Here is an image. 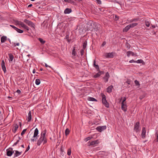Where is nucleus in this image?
<instances>
[{
  "instance_id": "2",
  "label": "nucleus",
  "mask_w": 158,
  "mask_h": 158,
  "mask_svg": "<svg viewBox=\"0 0 158 158\" xmlns=\"http://www.w3.org/2000/svg\"><path fill=\"white\" fill-rule=\"evenodd\" d=\"M94 22L92 20H89L86 21V24L87 25L86 27L87 30H91V31H93V26Z\"/></svg>"
},
{
  "instance_id": "8",
  "label": "nucleus",
  "mask_w": 158,
  "mask_h": 158,
  "mask_svg": "<svg viewBox=\"0 0 158 158\" xmlns=\"http://www.w3.org/2000/svg\"><path fill=\"white\" fill-rule=\"evenodd\" d=\"M19 127L18 124L15 123L13 125V128L12 129V132L14 133H15Z\"/></svg>"
},
{
  "instance_id": "21",
  "label": "nucleus",
  "mask_w": 158,
  "mask_h": 158,
  "mask_svg": "<svg viewBox=\"0 0 158 158\" xmlns=\"http://www.w3.org/2000/svg\"><path fill=\"white\" fill-rule=\"evenodd\" d=\"M72 10L71 9L67 8L65 10L64 13L65 14H69L72 12Z\"/></svg>"
},
{
  "instance_id": "41",
  "label": "nucleus",
  "mask_w": 158,
  "mask_h": 158,
  "mask_svg": "<svg viewBox=\"0 0 158 158\" xmlns=\"http://www.w3.org/2000/svg\"><path fill=\"white\" fill-rule=\"evenodd\" d=\"M100 76V74L98 72L97 73H96L95 75L93 77L94 78H96Z\"/></svg>"
},
{
  "instance_id": "30",
  "label": "nucleus",
  "mask_w": 158,
  "mask_h": 158,
  "mask_svg": "<svg viewBox=\"0 0 158 158\" xmlns=\"http://www.w3.org/2000/svg\"><path fill=\"white\" fill-rule=\"evenodd\" d=\"M138 24L137 23H133L129 24V26L131 28L135 26H137Z\"/></svg>"
},
{
  "instance_id": "17",
  "label": "nucleus",
  "mask_w": 158,
  "mask_h": 158,
  "mask_svg": "<svg viewBox=\"0 0 158 158\" xmlns=\"http://www.w3.org/2000/svg\"><path fill=\"white\" fill-rule=\"evenodd\" d=\"M101 96L102 97V102H105L107 101L106 98V96L103 93H101Z\"/></svg>"
},
{
  "instance_id": "1",
  "label": "nucleus",
  "mask_w": 158,
  "mask_h": 158,
  "mask_svg": "<svg viewBox=\"0 0 158 158\" xmlns=\"http://www.w3.org/2000/svg\"><path fill=\"white\" fill-rule=\"evenodd\" d=\"M46 133V130H45L43 132H42L40 138L37 140V144L38 146L40 145L43 142V144H44L47 143V139L45 137Z\"/></svg>"
},
{
  "instance_id": "38",
  "label": "nucleus",
  "mask_w": 158,
  "mask_h": 158,
  "mask_svg": "<svg viewBox=\"0 0 158 158\" xmlns=\"http://www.w3.org/2000/svg\"><path fill=\"white\" fill-rule=\"evenodd\" d=\"M40 83V81L39 79H37L35 80V84L36 85H38Z\"/></svg>"
},
{
  "instance_id": "63",
  "label": "nucleus",
  "mask_w": 158,
  "mask_h": 158,
  "mask_svg": "<svg viewBox=\"0 0 158 158\" xmlns=\"http://www.w3.org/2000/svg\"><path fill=\"white\" fill-rule=\"evenodd\" d=\"M19 43H16V45H14V47H15L16 46H19Z\"/></svg>"
},
{
  "instance_id": "33",
  "label": "nucleus",
  "mask_w": 158,
  "mask_h": 158,
  "mask_svg": "<svg viewBox=\"0 0 158 158\" xmlns=\"http://www.w3.org/2000/svg\"><path fill=\"white\" fill-rule=\"evenodd\" d=\"M87 45V41H85L83 44V48L82 49H85Z\"/></svg>"
},
{
  "instance_id": "50",
  "label": "nucleus",
  "mask_w": 158,
  "mask_h": 158,
  "mask_svg": "<svg viewBox=\"0 0 158 158\" xmlns=\"http://www.w3.org/2000/svg\"><path fill=\"white\" fill-rule=\"evenodd\" d=\"M131 80L130 79H127L126 81V83H127L128 85H130L131 84Z\"/></svg>"
},
{
  "instance_id": "27",
  "label": "nucleus",
  "mask_w": 158,
  "mask_h": 158,
  "mask_svg": "<svg viewBox=\"0 0 158 158\" xmlns=\"http://www.w3.org/2000/svg\"><path fill=\"white\" fill-rule=\"evenodd\" d=\"M96 61L95 60H94V64H93V66L95 68V69L97 70V71H98L99 70V66L98 65H96L95 64Z\"/></svg>"
},
{
  "instance_id": "43",
  "label": "nucleus",
  "mask_w": 158,
  "mask_h": 158,
  "mask_svg": "<svg viewBox=\"0 0 158 158\" xmlns=\"http://www.w3.org/2000/svg\"><path fill=\"white\" fill-rule=\"evenodd\" d=\"M135 83L137 86H139L140 84L139 82L137 80H135L134 81Z\"/></svg>"
},
{
  "instance_id": "53",
  "label": "nucleus",
  "mask_w": 158,
  "mask_h": 158,
  "mask_svg": "<svg viewBox=\"0 0 158 158\" xmlns=\"http://www.w3.org/2000/svg\"><path fill=\"white\" fill-rule=\"evenodd\" d=\"M30 146L29 145H28V146L27 148L26 149L25 151V152L24 154H25L26 152H27L29 150V149H30Z\"/></svg>"
},
{
  "instance_id": "32",
  "label": "nucleus",
  "mask_w": 158,
  "mask_h": 158,
  "mask_svg": "<svg viewBox=\"0 0 158 158\" xmlns=\"http://www.w3.org/2000/svg\"><path fill=\"white\" fill-rule=\"evenodd\" d=\"M102 103L107 108H109V104L107 101L105 102H102Z\"/></svg>"
},
{
  "instance_id": "6",
  "label": "nucleus",
  "mask_w": 158,
  "mask_h": 158,
  "mask_svg": "<svg viewBox=\"0 0 158 158\" xmlns=\"http://www.w3.org/2000/svg\"><path fill=\"white\" fill-rule=\"evenodd\" d=\"M24 22L27 24L28 26L34 28H35V25L31 21L25 19H24Z\"/></svg>"
},
{
  "instance_id": "55",
  "label": "nucleus",
  "mask_w": 158,
  "mask_h": 158,
  "mask_svg": "<svg viewBox=\"0 0 158 158\" xmlns=\"http://www.w3.org/2000/svg\"><path fill=\"white\" fill-rule=\"evenodd\" d=\"M10 26L12 28H13L15 30H16V29L17 28L16 27H15V26L13 25H10Z\"/></svg>"
},
{
  "instance_id": "54",
  "label": "nucleus",
  "mask_w": 158,
  "mask_h": 158,
  "mask_svg": "<svg viewBox=\"0 0 158 158\" xmlns=\"http://www.w3.org/2000/svg\"><path fill=\"white\" fill-rule=\"evenodd\" d=\"M19 141V140H18L17 141L14 143L13 146H16L18 143Z\"/></svg>"
},
{
  "instance_id": "59",
  "label": "nucleus",
  "mask_w": 158,
  "mask_h": 158,
  "mask_svg": "<svg viewBox=\"0 0 158 158\" xmlns=\"http://www.w3.org/2000/svg\"><path fill=\"white\" fill-rule=\"evenodd\" d=\"M65 39H66L67 40H68L69 39V35H66L65 36Z\"/></svg>"
},
{
  "instance_id": "7",
  "label": "nucleus",
  "mask_w": 158,
  "mask_h": 158,
  "mask_svg": "<svg viewBox=\"0 0 158 158\" xmlns=\"http://www.w3.org/2000/svg\"><path fill=\"white\" fill-rule=\"evenodd\" d=\"M99 143V141L98 140H96L92 142L90 141L88 142V145L89 146H95L96 144Z\"/></svg>"
},
{
  "instance_id": "46",
  "label": "nucleus",
  "mask_w": 158,
  "mask_h": 158,
  "mask_svg": "<svg viewBox=\"0 0 158 158\" xmlns=\"http://www.w3.org/2000/svg\"><path fill=\"white\" fill-rule=\"evenodd\" d=\"M27 129H24L23 130L22 132L21 133V135L23 136L25 133L27 131Z\"/></svg>"
},
{
  "instance_id": "28",
  "label": "nucleus",
  "mask_w": 158,
  "mask_h": 158,
  "mask_svg": "<svg viewBox=\"0 0 158 158\" xmlns=\"http://www.w3.org/2000/svg\"><path fill=\"white\" fill-rule=\"evenodd\" d=\"M87 100L89 101L98 102V100L96 99L91 97H88Z\"/></svg>"
},
{
  "instance_id": "39",
  "label": "nucleus",
  "mask_w": 158,
  "mask_h": 158,
  "mask_svg": "<svg viewBox=\"0 0 158 158\" xmlns=\"http://www.w3.org/2000/svg\"><path fill=\"white\" fill-rule=\"evenodd\" d=\"M93 138V137L92 136H91V137H86L85 138V139H84V140L86 141V142H87V141L88 140H89L90 139H92V138Z\"/></svg>"
},
{
  "instance_id": "60",
  "label": "nucleus",
  "mask_w": 158,
  "mask_h": 158,
  "mask_svg": "<svg viewBox=\"0 0 158 158\" xmlns=\"http://www.w3.org/2000/svg\"><path fill=\"white\" fill-rule=\"evenodd\" d=\"M16 92L20 94L21 93V91L19 89H18L17 90Z\"/></svg>"
},
{
  "instance_id": "40",
  "label": "nucleus",
  "mask_w": 158,
  "mask_h": 158,
  "mask_svg": "<svg viewBox=\"0 0 158 158\" xmlns=\"http://www.w3.org/2000/svg\"><path fill=\"white\" fill-rule=\"evenodd\" d=\"M71 148H69L67 150V155L68 156H70L71 154Z\"/></svg>"
},
{
  "instance_id": "42",
  "label": "nucleus",
  "mask_w": 158,
  "mask_h": 158,
  "mask_svg": "<svg viewBox=\"0 0 158 158\" xmlns=\"http://www.w3.org/2000/svg\"><path fill=\"white\" fill-rule=\"evenodd\" d=\"M123 99L122 102L121 103V104H124V102L126 101V98L125 97H123H123H122L121 98L120 100H121Z\"/></svg>"
},
{
  "instance_id": "16",
  "label": "nucleus",
  "mask_w": 158,
  "mask_h": 158,
  "mask_svg": "<svg viewBox=\"0 0 158 158\" xmlns=\"http://www.w3.org/2000/svg\"><path fill=\"white\" fill-rule=\"evenodd\" d=\"M31 113V111H29L28 113V116L26 118L27 120H28V122H30L31 121L32 118Z\"/></svg>"
},
{
  "instance_id": "14",
  "label": "nucleus",
  "mask_w": 158,
  "mask_h": 158,
  "mask_svg": "<svg viewBox=\"0 0 158 158\" xmlns=\"http://www.w3.org/2000/svg\"><path fill=\"white\" fill-rule=\"evenodd\" d=\"M1 66H2V70L4 71V73H5L6 72V66L5 65V63L4 61L3 60H2V61Z\"/></svg>"
},
{
  "instance_id": "49",
  "label": "nucleus",
  "mask_w": 158,
  "mask_h": 158,
  "mask_svg": "<svg viewBox=\"0 0 158 158\" xmlns=\"http://www.w3.org/2000/svg\"><path fill=\"white\" fill-rule=\"evenodd\" d=\"M119 19V17L118 16L115 15L114 18V20L116 21H118V20Z\"/></svg>"
},
{
  "instance_id": "9",
  "label": "nucleus",
  "mask_w": 158,
  "mask_h": 158,
  "mask_svg": "<svg viewBox=\"0 0 158 158\" xmlns=\"http://www.w3.org/2000/svg\"><path fill=\"white\" fill-rule=\"evenodd\" d=\"M106 126H99L97 127L96 129L98 131L101 132L102 131L106 129Z\"/></svg>"
},
{
  "instance_id": "64",
  "label": "nucleus",
  "mask_w": 158,
  "mask_h": 158,
  "mask_svg": "<svg viewBox=\"0 0 158 158\" xmlns=\"http://www.w3.org/2000/svg\"><path fill=\"white\" fill-rule=\"evenodd\" d=\"M67 40L69 43H70L71 41L72 40L68 39V40Z\"/></svg>"
},
{
  "instance_id": "5",
  "label": "nucleus",
  "mask_w": 158,
  "mask_h": 158,
  "mask_svg": "<svg viewBox=\"0 0 158 158\" xmlns=\"http://www.w3.org/2000/svg\"><path fill=\"white\" fill-rule=\"evenodd\" d=\"M134 130L137 133L140 131V123L139 122H136L135 123Z\"/></svg>"
},
{
  "instance_id": "34",
  "label": "nucleus",
  "mask_w": 158,
  "mask_h": 158,
  "mask_svg": "<svg viewBox=\"0 0 158 158\" xmlns=\"http://www.w3.org/2000/svg\"><path fill=\"white\" fill-rule=\"evenodd\" d=\"M41 44H44L45 43V41L43 40L41 38H38Z\"/></svg>"
},
{
  "instance_id": "13",
  "label": "nucleus",
  "mask_w": 158,
  "mask_h": 158,
  "mask_svg": "<svg viewBox=\"0 0 158 158\" xmlns=\"http://www.w3.org/2000/svg\"><path fill=\"white\" fill-rule=\"evenodd\" d=\"M77 49V47L76 44H75L73 47L72 55L73 56H75L76 54V50Z\"/></svg>"
},
{
  "instance_id": "58",
  "label": "nucleus",
  "mask_w": 158,
  "mask_h": 158,
  "mask_svg": "<svg viewBox=\"0 0 158 158\" xmlns=\"http://www.w3.org/2000/svg\"><path fill=\"white\" fill-rule=\"evenodd\" d=\"M129 63H131L133 62L136 63V60H130L129 61Z\"/></svg>"
},
{
  "instance_id": "57",
  "label": "nucleus",
  "mask_w": 158,
  "mask_h": 158,
  "mask_svg": "<svg viewBox=\"0 0 158 158\" xmlns=\"http://www.w3.org/2000/svg\"><path fill=\"white\" fill-rule=\"evenodd\" d=\"M106 44V41H103L102 43V46L103 47L105 46Z\"/></svg>"
},
{
  "instance_id": "45",
  "label": "nucleus",
  "mask_w": 158,
  "mask_h": 158,
  "mask_svg": "<svg viewBox=\"0 0 158 158\" xmlns=\"http://www.w3.org/2000/svg\"><path fill=\"white\" fill-rule=\"evenodd\" d=\"M138 20H139V19L135 18V19H131V20L130 22H132L134 21H138Z\"/></svg>"
},
{
  "instance_id": "3",
  "label": "nucleus",
  "mask_w": 158,
  "mask_h": 158,
  "mask_svg": "<svg viewBox=\"0 0 158 158\" xmlns=\"http://www.w3.org/2000/svg\"><path fill=\"white\" fill-rule=\"evenodd\" d=\"M101 27V25L99 23L95 22L93 26V28L94 31H97L99 30Z\"/></svg>"
},
{
  "instance_id": "51",
  "label": "nucleus",
  "mask_w": 158,
  "mask_h": 158,
  "mask_svg": "<svg viewBox=\"0 0 158 158\" xmlns=\"http://www.w3.org/2000/svg\"><path fill=\"white\" fill-rule=\"evenodd\" d=\"M84 49H81V51H80V53H81V56H82L83 54H84Z\"/></svg>"
},
{
  "instance_id": "23",
  "label": "nucleus",
  "mask_w": 158,
  "mask_h": 158,
  "mask_svg": "<svg viewBox=\"0 0 158 158\" xmlns=\"http://www.w3.org/2000/svg\"><path fill=\"white\" fill-rule=\"evenodd\" d=\"M130 28L131 27L129 26V25H128L127 26L124 28H123V32H127L129 30Z\"/></svg>"
},
{
  "instance_id": "31",
  "label": "nucleus",
  "mask_w": 158,
  "mask_h": 158,
  "mask_svg": "<svg viewBox=\"0 0 158 158\" xmlns=\"http://www.w3.org/2000/svg\"><path fill=\"white\" fill-rule=\"evenodd\" d=\"M70 132V131L69 129L68 128H66L65 131V136H67L69 134Z\"/></svg>"
},
{
  "instance_id": "35",
  "label": "nucleus",
  "mask_w": 158,
  "mask_h": 158,
  "mask_svg": "<svg viewBox=\"0 0 158 158\" xmlns=\"http://www.w3.org/2000/svg\"><path fill=\"white\" fill-rule=\"evenodd\" d=\"M14 22L15 23V24L16 25H20V24H21V23H22V22L19 21L17 20H15L14 21Z\"/></svg>"
},
{
  "instance_id": "19",
  "label": "nucleus",
  "mask_w": 158,
  "mask_h": 158,
  "mask_svg": "<svg viewBox=\"0 0 158 158\" xmlns=\"http://www.w3.org/2000/svg\"><path fill=\"white\" fill-rule=\"evenodd\" d=\"M113 86L112 85L108 86L107 88V92L108 93H110L112 92Z\"/></svg>"
},
{
  "instance_id": "37",
  "label": "nucleus",
  "mask_w": 158,
  "mask_h": 158,
  "mask_svg": "<svg viewBox=\"0 0 158 158\" xmlns=\"http://www.w3.org/2000/svg\"><path fill=\"white\" fill-rule=\"evenodd\" d=\"M15 30L18 33H23V30H21L18 28H17Z\"/></svg>"
},
{
  "instance_id": "15",
  "label": "nucleus",
  "mask_w": 158,
  "mask_h": 158,
  "mask_svg": "<svg viewBox=\"0 0 158 158\" xmlns=\"http://www.w3.org/2000/svg\"><path fill=\"white\" fill-rule=\"evenodd\" d=\"M146 130L145 127H143L142 129L141 135L143 138H144L146 137Z\"/></svg>"
},
{
  "instance_id": "62",
  "label": "nucleus",
  "mask_w": 158,
  "mask_h": 158,
  "mask_svg": "<svg viewBox=\"0 0 158 158\" xmlns=\"http://www.w3.org/2000/svg\"><path fill=\"white\" fill-rule=\"evenodd\" d=\"M19 127L21 128L22 127V123L21 122H19Z\"/></svg>"
},
{
  "instance_id": "56",
  "label": "nucleus",
  "mask_w": 158,
  "mask_h": 158,
  "mask_svg": "<svg viewBox=\"0 0 158 158\" xmlns=\"http://www.w3.org/2000/svg\"><path fill=\"white\" fill-rule=\"evenodd\" d=\"M145 97V95H141V96H140V97H139V98L140 99V100H142V99L144 97Z\"/></svg>"
},
{
  "instance_id": "4",
  "label": "nucleus",
  "mask_w": 158,
  "mask_h": 158,
  "mask_svg": "<svg viewBox=\"0 0 158 158\" xmlns=\"http://www.w3.org/2000/svg\"><path fill=\"white\" fill-rule=\"evenodd\" d=\"M39 133V131L37 128H36L34 131V135L31 139V141L34 142L37 139V137Z\"/></svg>"
},
{
  "instance_id": "61",
  "label": "nucleus",
  "mask_w": 158,
  "mask_h": 158,
  "mask_svg": "<svg viewBox=\"0 0 158 158\" xmlns=\"http://www.w3.org/2000/svg\"><path fill=\"white\" fill-rule=\"evenodd\" d=\"M45 66L46 67H49L50 68L51 67L50 66L48 65L46 63H45Z\"/></svg>"
},
{
  "instance_id": "10",
  "label": "nucleus",
  "mask_w": 158,
  "mask_h": 158,
  "mask_svg": "<svg viewBox=\"0 0 158 158\" xmlns=\"http://www.w3.org/2000/svg\"><path fill=\"white\" fill-rule=\"evenodd\" d=\"M14 152V151H13L12 148H10L9 150L7 149L6 150V155L8 156H10Z\"/></svg>"
},
{
  "instance_id": "26",
  "label": "nucleus",
  "mask_w": 158,
  "mask_h": 158,
  "mask_svg": "<svg viewBox=\"0 0 158 158\" xmlns=\"http://www.w3.org/2000/svg\"><path fill=\"white\" fill-rule=\"evenodd\" d=\"M9 56V60L10 61H12L14 58V57L13 55H12L11 53H9L8 54Z\"/></svg>"
},
{
  "instance_id": "12",
  "label": "nucleus",
  "mask_w": 158,
  "mask_h": 158,
  "mask_svg": "<svg viewBox=\"0 0 158 158\" xmlns=\"http://www.w3.org/2000/svg\"><path fill=\"white\" fill-rule=\"evenodd\" d=\"M114 52H109L106 54V58H113L114 57V55L115 54Z\"/></svg>"
},
{
  "instance_id": "29",
  "label": "nucleus",
  "mask_w": 158,
  "mask_h": 158,
  "mask_svg": "<svg viewBox=\"0 0 158 158\" xmlns=\"http://www.w3.org/2000/svg\"><path fill=\"white\" fill-rule=\"evenodd\" d=\"M136 63H142L143 65H144L145 64V62L142 59H139L137 60H136Z\"/></svg>"
},
{
  "instance_id": "22",
  "label": "nucleus",
  "mask_w": 158,
  "mask_h": 158,
  "mask_svg": "<svg viewBox=\"0 0 158 158\" xmlns=\"http://www.w3.org/2000/svg\"><path fill=\"white\" fill-rule=\"evenodd\" d=\"M22 152H19L18 151H15V153L14 154V157L18 156L21 154Z\"/></svg>"
},
{
  "instance_id": "25",
  "label": "nucleus",
  "mask_w": 158,
  "mask_h": 158,
  "mask_svg": "<svg viewBox=\"0 0 158 158\" xmlns=\"http://www.w3.org/2000/svg\"><path fill=\"white\" fill-rule=\"evenodd\" d=\"M20 25L22 27L24 28V29H26L27 30H29V27L26 25H25L24 23H23V22H22V23H21V24H20Z\"/></svg>"
},
{
  "instance_id": "11",
  "label": "nucleus",
  "mask_w": 158,
  "mask_h": 158,
  "mask_svg": "<svg viewBox=\"0 0 158 158\" xmlns=\"http://www.w3.org/2000/svg\"><path fill=\"white\" fill-rule=\"evenodd\" d=\"M110 77V76L108 72H107L105 75V76L103 77V79L104 80V81L105 82H107L108 79Z\"/></svg>"
},
{
  "instance_id": "36",
  "label": "nucleus",
  "mask_w": 158,
  "mask_h": 158,
  "mask_svg": "<svg viewBox=\"0 0 158 158\" xmlns=\"http://www.w3.org/2000/svg\"><path fill=\"white\" fill-rule=\"evenodd\" d=\"M145 24L146 26L147 27H149L150 25V22L147 20L145 21Z\"/></svg>"
},
{
  "instance_id": "48",
  "label": "nucleus",
  "mask_w": 158,
  "mask_h": 158,
  "mask_svg": "<svg viewBox=\"0 0 158 158\" xmlns=\"http://www.w3.org/2000/svg\"><path fill=\"white\" fill-rule=\"evenodd\" d=\"M155 136L156 137V141L158 142V131H156L155 134Z\"/></svg>"
},
{
  "instance_id": "47",
  "label": "nucleus",
  "mask_w": 158,
  "mask_h": 158,
  "mask_svg": "<svg viewBox=\"0 0 158 158\" xmlns=\"http://www.w3.org/2000/svg\"><path fill=\"white\" fill-rule=\"evenodd\" d=\"M60 151H61V153H60L61 155H62L63 156L64 155V154H65V153L64 152L63 150L62 149V148H60Z\"/></svg>"
},
{
  "instance_id": "44",
  "label": "nucleus",
  "mask_w": 158,
  "mask_h": 158,
  "mask_svg": "<svg viewBox=\"0 0 158 158\" xmlns=\"http://www.w3.org/2000/svg\"><path fill=\"white\" fill-rule=\"evenodd\" d=\"M68 3H70L72 4L73 5H74L76 4L75 2L72 0H69Z\"/></svg>"
},
{
  "instance_id": "20",
  "label": "nucleus",
  "mask_w": 158,
  "mask_h": 158,
  "mask_svg": "<svg viewBox=\"0 0 158 158\" xmlns=\"http://www.w3.org/2000/svg\"><path fill=\"white\" fill-rule=\"evenodd\" d=\"M7 40V37L4 35L2 36L1 38V41L2 43L5 42Z\"/></svg>"
},
{
  "instance_id": "24",
  "label": "nucleus",
  "mask_w": 158,
  "mask_h": 158,
  "mask_svg": "<svg viewBox=\"0 0 158 158\" xmlns=\"http://www.w3.org/2000/svg\"><path fill=\"white\" fill-rule=\"evenodd\" d=\"M131 55L132 56H135V53L133 52L130 51H128L127 52V55L128 57H129Z\"/></svg>"
},
{
  "instance_id": "18",
  "label": "nucleus",
  "mask_w": 158,
  "mask_h": 158,
  "mask_svg": "<svg viewBox=\"0 0 158 158\" xmlns=\"http://www.w3.org/2000/svg\"><path fill=\"white\" fill-rule=\"evenodd\" d=\"M127 106L125 104H121V109L124 111L126 112L127 111Z\"/></svg>"
},
{
  "instance_id": "52",
  "label": "nucleus",
  "mask_w": 158,
  "mask_h": 158,
  "mask_svg": "<svg viewBox=\"0 0 158 158\" xmlns=\"http://www.w3.org/2000/svg\"><path fill=\"white\" fill-rule=\"evenodd\" d=\"M97 71L99 73V74H100V76L102 75V74H103L104 73V72L103 71H101L100 70V69H99V70L98 71Z\"/></svg>"
}]
</instances>
